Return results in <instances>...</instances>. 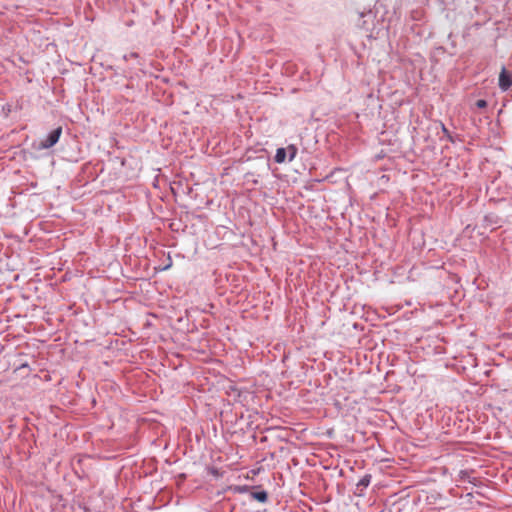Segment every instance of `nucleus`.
Returning a JSON list of instances; mask_svg holds the SVG:
<instances>
[{"instance_id":"f257e3e1","label":"nucleus","mask_w":512,"mask_h":512,"mask_svg":"<svg viewBox=\"0 0 512 512\" xmlns=\"http://www.w3.org/2000/svg\"><path fill=\"white\" fill-rule=\"evenodd\" d=\"M62 134V127H57L52 130L44 139L40 140L37 144H34L37 150H44L53 147L60 139Z\"/></svg>"},{"instance_id":"f03ea898","label":"nucleus","mask_w":512,"mask_h":512,"mask_svg":"<svg viewBox=\"0 0 512 512\" xmlns=\"http://www.w3.org/2000/svg\"><path fill=\"white\" fill-rule=\"evenodd\" d=\"M498 85L502 91H507L512 86V74L504 66L499 74Z\"/></svg>"},{"instance_id":"7ed1b4c3","label":"nucleus","mask_w":512,"mask_h":512,"mask_svg":"<svg viewBox=\"0 0 512 512\" xmlns=\"http://www.w3.org/2000/svg\"><path fill=\"white\" fill-rule=\"evenodd\" d=\"M373 13L371 10L366 12H361L358 16L357 26L366 31L369 30L370 24L373 22Z\"/></svg>"},{"instance_id":"20e7f679","label":"nucleus","mask_w":512,"mask_h":512,"mask_svg":"<svg viewBox=\"0 0 512 512\" xmlns=\"http://www.w3.org/2000/svg\"><path fill=\"white\" fill-rule=\"evenodd\" d=\"M287 158V150L286 148H278L276 150V154L274 157V160L276 163H283L286 161Z\"/></svg>"},{"instance_id":"39448f33","label":"nucleus","mask_w":512,"mask_h":512,"mask_svg":"<svg viewBox=\"0 0 512 512\" xmlns=\"http://www.w3.org/2000/svg\"><path fill=\"white\" fill-rule=\"evenodd\" d=\"M252 498L259 501V502H266L267 499H268V494L266 491L264 490H261V491H256V492H252Z\"/></svg>"},{"instance_id":"423d86ee","label":"nucleus","mask_w":512,"mask_h":512,"mask_svg":"<svg viewBox=\"0 0 512 512\" xmlns=\"http://www.w3.org/2000/svg\"><path fill=\"white\" fill-rule=\"evenodd\" d=\"M286 150H287L288 160L292 161L296 157V154H297L296 146L295 145H289L286 148Z\"/></svg>"},{"instance_id":"0eeeda50","label":"nucleus","mask_w":512,"mask_h":512,"mask_svg":"<svg viewBox=\"0 0 512 512\" xmlns=\"http://www.w3.org/2000/svg\"><path fill=\"white\" fill-rule=\"evenodd\" d=\"M370 475H365L358 483L359 486L367 487L370 484Z\"/></svg>"},{"instance_id":"6e6552de","label":"nucleus","mask_w":512,"mask_h":512,"mask_svg":"<svg viewBox=\"0 0 512 512\" xmlns=\"http://www.w3.org/2000/svg\"><path fill=\"white\" fill-rule=\"evenodd\" d=\"M138 58H139V55H138V53H136V52H131V53H129V54H125V55H123V59H124L125 61H128V60H130V59H138Z\"/></svg>"},{"instance_id":"1a4fd4ad","label":"nucleus","mask_w":512,"mask_h":512,"mask_svg":"<svg viewBox=\"0 0 512 512\" xmlns=\"http://www.w3.org/2000/svg\"><path fill=\"white\" fill-rule=\"evenodd\" d=\"M477 108L483 109L487 107V101L484 99H478L475 103Z\"/></svg>"},{"instance_id":"9d476101","label":"nucleus","mask_w":512,"mask_h":512,"mask_svg":"<svg viewBox=\"0 0 512 512\" xmlns=\"http://www.w3.org/2000/svg\"><path fill=\"white\" fill-rule=\"evenodd\" d=\"M442 131H443V133H444V134H446V135H447L448 139H449L450 141H452V137L450 136L449 131H448V129L445 127V125H444V124H442Z\"/></svg>"},{"instance_id":"9b49d317","label":"nucleus","mask_w":512,"mask_h":512,"mask_svg":"<svg viewBox=\"0 0 512 512\" xmlns=\"http://www.w3.org/2000/svg\"><path fill=\"white\" fill-rule=\"evenodd\" d=\"M172 266V261L169 259V263H165V266L162 268V270H167Z\"/></svg>"},{"instance_id":"f8f14e48","label":"nucleus","mask_w":512,"mask_h":512,"mask_svg":"<svg viewBox=\"0 0 512 512\" xmlns=\"http://www.w3.org/2000/svg\"><path fill=\"white\" fill-rule=\"evenodd\" d=\"M172 266V261L169 259V263H165V266L162 268V270H167Z\"/></svg>"}]
</instances>
